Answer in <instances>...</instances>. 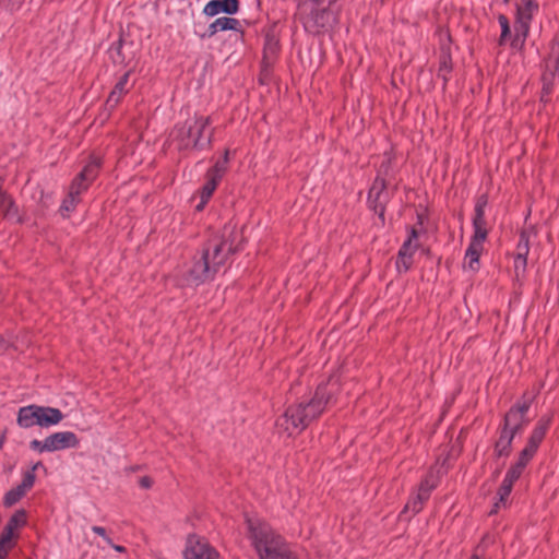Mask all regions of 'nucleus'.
I'll list each match as a JSON object with an SVG mask.
<instances>
[{"label": "nucleus", "instance_id": "1", "mask_svg": "<svg viewBox=\"0 0 559 559\" xmlns=\"http://www.w3.org/2000/svg\"><path fill=\"white\" fill-rule=\"evenodd\" d=\"M337 388L338 380L331 378L326 383L320 384L317 388L314 395L309 401L289 406L276 421L278 432L285 433L288 437L301 432L333 402L334 393Z\"/></svg>", "mask_w": 559, "mask_h": 559}, {"label": "nucleus", "instance_id": "2", "mask_svg": "<svg viewBox=\"0 0 559 559\" xmlns=\"http://www.w3.org/2000/svg\"><path fill=\"white\" fill-rule=\"evenodd\" d=\"M231 251V245L226 240L225 229L222 236L210 239L200 257L194 258L187 271L188 284L199 285L212 278L218 269L224 265Z\"/></svg>", "mask_w": 559, "mask_h": 559}, {"label": "nucleus", "instance_id": "3", "mask_svg": "<svg viewBox=\"0 0 559 559\" xmlns=\"http://www.w3.org/2000/svg\"><path fill=\"white\" fill-rule=\"evenodd\" d=\"M248 535L260 559H297L289 546L260 519H246Z\"/></svg>", "mask_w": 559, "mask_h": 559}, {"label": "nucleus", "instance_id": "4", "mask_svg": "<svg viewBox=\"0 0 559 559\" xmlns=\"http://www.w3.org/2000/svg\"><path fill=\"white\" fill-rule=\"evenodd\" d=\"M488 203L487 197L481 195L477 199L475 214L473 217V236L465 251L463 267L473 273L480 269L479 258L484 251V243L488 236V224L485 217V207Z\"/></svg>", "mask_w": 559, "mask_h": 559}, {"label": "nucleus", "instance_id": "5", "mask_svg": "<svg viewBox=\"0 0 559 559\" xmlns=\"http://www.w3.org/2000/svg\"><path fill=\"white\" fill-rule=\"evenodd\" d=\"M63 417V414L58 408L32 404L19 409L16 421L22 428L34 426L49 428L58 425Z\"/></svg>", "mask_w": 559, "mask_h": 559}, {"label": "nucleus", "instance_id": "6", "mask_svg": "<svg viewBox=\"0 0 559 559\" xmlns=\"http://www.w3.org/2000/svg\"><path fill=\"white\" fill-rule=\"evenodd\" d=\"M210 117H198L188 122L178 131L180 145L185 148L198 147L204 148L211 143L212 129L210 128Z\"/></svg>", "mask_w": 559, "mask_h": 559}, {"label": "nucleus", "instance_id": "7", "mask_svg": "<svg viewBox=\"0 0 559 559\" xmlns=\"http://www.w3.org/2000/svg\"><path fill=\"white\" fill-rule=\"evenodd\" d=\"M538 11L535 0H521L516 7L514 37L511 41L514 48H522L530 33V25L534 14Z\"/></svg>", "mask_w": 559, "mask_h": 559}, {"label": "nucleus", "instance_id": "8", "mask_svg": "<svg viewBox=\"0 0 559 559\" xmlns=\"http://www.w3.org/2000/svg\"><path fill=\"white\" fill-rule=\"evenodd\" d=\"M26 524L24 510L16 511L8 521L0 536V559H4L11 549L14 548L19 538L20 530Z\"/></svg>", "mask_w": 559, "mask_h": 559}, {"label": "nucleus", "instance_id": "9", "mask_svg": "<svg viewBox=\"0 0 559 559\" xmlns=\"http://www.w3.org/2000/svg\"><path fill=\"white\" fill-rule=\"evenodd\" d=\"M531 402V397H524L522 402L512 407L504 416L503 428L516 435L528 423L526 414Z\"/></svg>", "mask_w": 559, "mask_h": 559}, {"label": "nucleus", "instance_id": "10", "mask_svg": "<svg viewBox=\"0 0 559 559\" xmlns=\"http://www.w3.org/2000/svg\"><path fill=\"white\" fill-rule=\"evenodd\" d=\"M185 559H218V552L206 540L190 537L187 542Z\"/></svg>", "mask_w": 559, "mask_h": 559}, {"label": "nucleus", "instance_id": "11", "mask_svg": "<svg viewBox=\"0 0 559 559\" xmlns=\"http://www.w3.org/2000/svg\"><path fill=\"white\" fill-rule=\"evenodd\" d=\"M418 236L416 230H412L408 239L403 243L396 259V267L399 272H406L413 264V257L418 249Z\"/></svg>", "mask_w": 559, "mask_h": 559}, {"label": "nucleus", "instance_id": "12", "mask_svg": "<svg viewBox=\"0 0 559 559\" xmlns=\"http://www.w3.org/2000/svg\"><path fill=\"white\" fill-rule=\"evenodd\" d=\"M79 438L72 431H58L46 437L47 452L76 448Z\"/></svg>", "mask_w": 559, "mask_h": 559}, {"label": "nucleus", "instance_id": "13", "mask_svg": "<svg viewBox=\"0 0 559 559\" xmlns=\"http://www.w3.org/2000/svg\"><path fill=\"white\" fill-rule=\"evenodd\" d=\"M34 483H35V475L33 474V472L24 473L22 483L19 486L9 490L4 495L3 504L5 507L14 506L34 486Z\"/></svg>", "mask_w": 559, "mask_h": 559}, {"label": "nucleus", "instance_id": "14", "mask_svg": "<svg viewBox=\"0 0 559 559\" xmlns=\"http://www.w3.org/2000/svg\"><path fill=\"white\" fill-rule=\"evenodd\" d=\"M100 165V162L98 158H93L80 173V175L73 180L70 190L78 191V198L80 199V194L85 191L90 185V182L96 177L97 169Z\"/></svg>", "mask_w": 559, "mask_h": 559}, {"label": "nucleus", "instance_id": "15", "mask_svg": "<svg viewBox=\"0 0 559 559\" xmlns=\"http://www.w3.org/2000/svg\"><path fill=\"white\" fill-rule=\"evenodd\" d=\"M388 193L385 191V183L383 179L377 178L369 191V202L373 210L383 216L384 203L386 202Z\"/></svg>", "mask_w": 559, "mask_h": 559}, {"label": "nucleus", "instance_id": "16", "mask_svg": "<svg viewBox=\"0 0 559 559\" xmlns=\"http://www.w3.org/2000/svg\"><path fill=\"white\" fill-rule=\"evenodd\" d=\"M238 10V0H211L205 4L203 13L207 16H215L219 13L235 14Z\"/></svg>", "mask_w": 559, "mask_h": 559}, {"label": "nucleus", "instance_id": "17", "mask_svg": "<svg viewBox=\"0 0 559 559\" xmlns=\"http://www.w3.org/2000/svg\"><path fill=\"white\" fill-rule=\"evenodd\" d=\"M548 426L549 421L547 419H540L533 429L532 435L528 438L527 444L523 450L527 451L532 455H535L540 442L545 438Z\"/></svg>", "mask_w": 559, "mask_h": 559}, {"label": "nucleus", "instance_id": "18", "mask_svg": "<svg viewBox=\"0 0 559 559\" xmlns=\"http://www.w3.org/2000/svg\"><path fill=\"white\" fill-rule=\"evenodd\" d=\"M533 457L534 455L530 454L527 451L522 450L518 456L516 462L511 465L504 478L514 484L521 477L526 465Z\"/></svg>", "mask_w": 559, "mask_h": 559}, {"label": "nucleus", "instance_id": "19", "mask_svg": "<svg viewBox=\"0 0 559 559\" xmlns=\"http://www.w3.org/2000/svg\"><path fill=\"white\" fill-rule=\"evenodd\" d=\"M533 457L534 455L530 454L527 451L522 450L518 456L516 462L511 465L504 478L514 484L521 477L526 465Z\"/></svg>", "mask_w": 559, "mask_h": 559}, {"label": "nucleus", "instance_id": "20", "mask_svg": "<svg viewBox=\"0 0 559 559\" xmlns=\"http://www.w3.org/2000/svg\"><path fill=\"white\" fill-rule=\"evenodd\" d=\"M533 457L534 455L530 454L527 451L522 450L518 456L516 462L511 465L504 478L514 484L521 477L526 465Z\"/></svg>", "mask_w": 559, "mask_h": 559}, {"label": "nucleus", "instance_id": "21", "mask_svg": "<svg viewBox=\"0 0 559 559\" xmlns=\"http://www.w3.org/2000/svg\"><path fill=\"white\" fill-rule=\"evenodd\" d=\"M129 76L130 72H126L116 83L114 90L111 91L107 99V104L110 107H115L116 105H118L122 96L130 91L132 85L129 84Z\"/></svg>", "mask_w": 559, "mask_h": 559}, {"label": "nucleus", "instance_id": "22", "mask_svg": "<svg viewBox=\"0 0 559 559\" xmlns=\"http://www.w3.org/2000/svg\"><path fill=\"white\" fill-rule=\"evenodd\" d=\"M240 23L238 20L234 17H218L213 23L210 24L207 29V35L210 37L214 36L217 32L222 31H237Z\"/></svg>", "mask_w": 559, "mask_h": 559}, {"label": "nucleus", "instance_id": "23", "mask_svg": "<svg viewBox=\"0 0 559 559\" xmlns=\"http://www.w3.org/2000/svg\"><path fill=\"white\" fill-rule=\"evenodd\" d=\"M515 433L510 430L502 428L500 437L495 444V454L498 457L508 456L511 451V444Z\"/></svg>", "mask_w": 559, "mask_h": 559}, {"label": "nucleus", "instance_id": "24", "mask_svg": "<svg viewBox=\"0 0 559 559\" xmlns=\"http://www.w3.org/2000/svg\"><path fill=\"white\" fill-rule=\"evenodd\" d=\"M218 182H219V180H217L206 174V182L204 183V186L200 192L201 202L197 205L198 211H201L204 207V205L206 204V202L209 201V199L212 197L213 192L215 191Z\"/></svg>", "mask_w": 559, "mask_h": 559}, {"label": "nucleus", "instance_id": "25", "mask_svg": "<svg viewBox=\"0 0 559 559\" xmlns=\"http://www.w3.org/2000/svg\"><path fill=\"white\" fill-rule=\"evenodd\" d=\"M533 235H536L534 227H531L530 229L523 230L521 233L515 255L527 258L530 252V240Z\"/></svg>", "mask_w": 559, "mask_h": 559}, {"label": "nucleus", "instance_id": "26", "mask_svg": "<svg viewBox=\"0 0 559 559\" xmlns=\"http://www.w3.org/2000/svg\"><path fill=\"white\" fill-rule=\"evenodd\" d=\"M427 489L418 490L417 495L412 498L408 503L405 506L406 511H412L413 513H418L423 504L428 500Z\"/></svg>", "mask_w": 559, "mask_h": 559}, {"label": "nucleus", "instance_id": "27", "mask_svg": "<svg viewBox=\"0 0 559 559\" xmlns=\"http://www.w3.org/2000/svg\"><path fill=\"white\" fill-rule=\"evenodd\" d=\"M74 189H76L74 187ZM79 190H70L68 197L63 200L60 212L63 216H67L71 211H73L79 203L80 199L78 198Z\"/></svg>", "mask_w": 559, "mask_h": 559}, {"label": "nucleus", "instance_id": "28", "mask_svg": "<svg viewBox=\"0 0 559 559\" xmlns=\"http://www.w3.org/2000/svg\"><path fill=\"white\" fill-rule=\"evenodd\" d=\"M228 163V152H225V155L222 159L217 160L215 165L209 169L207 175L221 181L224 173L226 171Z\"/></svg>", "mask_w": 559, "mask_h": 559}, {"label": "nucleus", "instance_id": "29", "mask_svg": "<svg viewBox=\"0 0 559 559\" xmlns=\"http://www.w3.org/2000/svg\"><path fill=\"white\" fill-rule=\"evenodd\" d=\"M512 487L513 483L504 478L498 491L499 501L495 504L496 508H499L500 504L506 503L507 498L512 491Z\"/></svg>", "mask_w": 559, "mask_h": 559}, {"label": "nucleus", "instance_id": "30", "mask_svg": "<svg viewBox=\"0 0 559 559\" xmlns=\"http://www.w3.org/2000/svg\"><path fill=\"white\" fill-rule=\"evenodd\" d=\"M498 22L500 24V27H501V35H500V38H499V44L502 45L506 39L508 38V36L510 35L511 33V28H510V23H509V20L506 15H499L498 16Z\"/></svg>", "mask_w": 559, "mask_h": 559}, {"label": "nucleus", "instance_id": "31", "mask_svg": "<svg viewBox=\"0 0 559 559\" xmlns=\"http://www.w3.org/2000/svg\"><path fill=\"white\" fill-rule=\"evenodd\" d=\"M437 486V477L430 473L420 484L418 490L427 489V496H430L431 490Z\"/></svg>", "mask_w": 559, "mask_h": 559}, {"label": "nucleus", "instance_id": "32", "mask_svg": "<svg viewBox=\"0 0 559 559\" xmlns=\"http://www.w3.org/2000/svg\"><path fill=\"white\" fill-rule=\"evenodd\" d=\"M527 265V258L524 257H518L514 258V271L516 276L523 275L525 273Z\"/></svg>", "mask_w": 559, "mask_h": 559}, {"label": "nucleus", "instance_id": "33", "mask_svg": "<svg viewBox=\"0 0 559 559\" xmlns=\"http://www.w3.org/2000/svg\"><path fill=\"white\" fill-rule=\"evenodd\" d=\"M29 448L39 453L47 452L46 438L44 440H32L29 442Z\"/></svg>", "mask_w": 559, "mask_h": 559}, {"label": "nucleus", "instance_id": "34", "mask_svg": "<svg viewBox=\"0 0 559 559\" xmlns=\"http://www.w3.org/2000/svg\"><path fill=\"white\" fill-rule=\"evenodd\" d=\"M92 531L95 534L102 536L107 545H112V540H111V538L109 536H107L106 530L104 527L95 525V526L92 527Z\"/></svg>", "mask_w": 559, "mask_h": 559}, {"label": "nucleus", "instance_id": "35", "mask_svg": "<svg viewBox=\"0 0 559 559\" xmlns=\"http://www.w3.org/2000/svg\"><path fill=\"white\" fill-rule=\"evenodd\" d=\"M325 15H329L328 12L322 11L321 13L316 12V22L320 27H325L328 20L325 21Z\"/></svg>", "mask_w": 559, "mask_h": 559}, {"label": "nucleus", "instance_id": "36", "mask_svg": "<svg viewBox=\"0 0 559 559\" xmlns=\"http://www.w3.org/2000/svg\"><path fill=\"white\" fill-rule=\"evenodd\" d=\"M140 486H141L142 488H146V489H147V488H150V487L152 486V480H151V478H148V477H142V478L140 479Z\"/></svg>", "mask_w": 559, "mask_h": 559}, {"label": "nucleus", "instance_id": "37", "mask_svg": "<svg viewBox=\"0 0 559 559\" xmlns=\"http://www.w3.org/2000/svg\"><path fill=\"white\" fill-rule=\"evenodd\" d=\"M483 556L481 546L477 547L476 554L472 557V559H480Z\"/></svg>", "mask_w": 559, "mask_h": 559}, {"label": "nucleus", "instance_id": "38", "mask_svg": "<svg viewBox=\"0 0 559 559\" xmlns=\"http://www.w3.org/2000/svg\"><path fill=\"white\" fill-rule=\"evenodd\" d=\"M483 556L481 546L477 547L476 554L472 557V559H480Z\"/></svg>", "mask_w": 559, "mask_h": 559}, {"label": "nucleus", "instance_id": "39", "mask_svg": "<svg viewBox=\"0 0 559 559\" xmlns=\"http://www.w3.org/2000/svg\"><path fill=\"white\" fill-rule=\"evenodd\" d=\"M109 546L112 547L118 552H124L126 551V548L123 546L115 545L114 543H112V545H109Z\"/></svg>", "mask_w": 559, "mask_h": 559}, {"label": "nucleus", "instance_id": "40", "mask_svg": "<svg viewBox=\"0 0 559 559\" xmlns=\"http://www.w3.org/2000/svg\"><path fill=\"white\" fill-rule=\"evenodd\" d=\"M7 347L5 341L0 336V353Z\"/></svg>", "mask_w": 559, "mask_h": 559}, {"label": "nucleus", "instance_id": "41", "mask_svg": "<svg viewBox=\"0 0 559 559\" xmlns=\"http://www.w3.org/2000/svg\"><path fill=\"white\" fill-rule=\"evenodd\" d=\"M41 466H43V465H41V463H40V462H37L36 464H34V465H33V467H32V471H31V472H33V474L35 475V471H36L37 468L41 467Z\"/></svg>", "mask_w": 559, "mask_h": 559}, {"label": "nucleus", "instance_id": "42", "mask_svg": "<svg viewBox=\"0 0 559 559\" xmlns=\"http://www.w3.org/2000/svg\"><path fill=\"white\" fill-rule=\"evenodd\" d=\"M2 447V438H0V448Z\"/></svg>", "mask_w": 559, "mask_h": 559}]
</instances>
